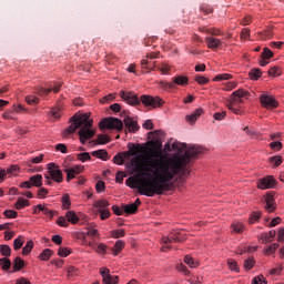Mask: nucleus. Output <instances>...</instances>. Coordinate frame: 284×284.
<instances>
[{
    "instance_id": "obj_1",
    "label": "nucleus",
    "mask_w": 284,
    "mask_h": 284,
    "mask_svg": "<svg viewBox=\"0 0 284 284\" xmlns=\"http://www.w3.org/2000/svg\"><path fill=\"white\" fill-rule=\"evenodd\" d=\"M146 148L144 155H138L132 159L131 165L134 166L135 172H144L154 176V171L150 163L156 161L164 168V182L172 183L176 174H181L183 169L190 163V159L199 156V154H205L207 148L197 145L191 146L184 151V154L173 153L169 155L163 153V143H144Z\"/></svg>"
},
{
    "instance_id": "obj_2",
    "label": "nucleus",
    "mask_w": 284,
    "mask_h": 284,
    "mask_svg": "<svg viewBox=\"0 0 284 284\" xmlns=\"http://www.w3.org/2000/svg\"><path fill=\"white\" fill-rule=\"evenodd\" d=\"M151 173H144L146 178H129L125 183L131 190H138L142 196H161L163 192H170L174 187V183L165 182V169L161 162H149Z\"/></svg>"
},
{
    "instance_id": "obj_3",
    "label": "nucleus",
    "mask_w": 284,
    "mask_h": 284,
    "mask_svg": "<svg viewBox=\"0 0 284 284\" xmlns=\"http://www.w3.org/2000/svg\"><path fill=\"white\" fill-rule=\"evenodd\" d=\"M69 123L71 124L62 132L64 139H72L78 130L80 143H88L97 135V129L92 128L94 120L90 119V113L75 114L70 118Z\"/></svg>"
},
{
    "instance_id": "obj_4",
    "label": "nucleus",
    "mask_w": 284,
    "mask_h": 284,
    "mask_svg": "<svg viewBox=\"0 0 284 284\" xmlns=\"http://www.w3.org/2000/svg\"><path fill=\"white\" fill-rule=\"evenodd\" d=\"M99 129L102 134H99L98 138L90 141V143H110L121 136L119 132H123V121L119 118H104L99 122Z\"/></svg>"
},
{
    "instance_id": "obj_5",
    "label": "nucleus",
    "mask_w": 284,
    "mask_h": 284,
    "mask_svg": "<svg viewBox=\"0 0 284 284\" xmlns=\"http://www.w3.org/2000/svg\"><path fill=\"white\" fill-rule=\"evenodd\" d=\"M120 97L123 99V101L129 103V105H141V103H143L145 108H152L153 110H156V108H163L165 104V101H163V99L160 97L141 95L139 99L136 94L125 91H121Z\"/></svg>"
},
{
    "instance_id": "obj_6",
    "label": "nucleus",
    "mask_w": 284,
    "mask_h": 284,
    "mask_svg": "<svg viewBox=\"0 0 284 284\" xmlns=\"http://www.w3.org/2000/svg\"><path fill=\"white\" fill-rule=\"evenodd\" d=\"M145 143H179V141L174 140V138H168L163 130H155L148 133Z\"/></svg>"
},
{
    "instance_id": "obj_7",
    "label": "nucleus",
    "mask_w": 284,
    "mask_h": 284,
    "mask_svg": "<svg viewBox=\"0 0 284 284\" xmlns=\"http://www.w3.org/2000/svg\"><path fill=\"white\" fill-rule=\"evenodd\" d=\"M161 241L164 245L172 243H185V241H187V234L182 233L181 231H173L169 233L168 236H163Z\"/></svg>"
},
{
    "instance_id": "obj_8",
    "label": "nucleus",
    "mask_w": 284,
    "mask_h": 284,
    "mask_svg": "<svg viewBox=\"0 0 284 284\" xmlns=\"http://www.w3.org/2000/svg\"><path fill=\"white\" fill-rule=\"evenodd\" d=\"M278 182L276 181L274 175H266L256 180L257 190H274Z\"/></svg>"
},
{
    "instance_id": "obj_9",
    "label": "nucleus",
    "mask_w": 284,
    "mask_h": 284,
    "mask_svg": "<svg viewBox=\"0 0 284 284\" xmlns=\"http://www.w3.org/2000/svg\"><path fill=\"white\" fill-rule=\"evenodd\" d=\"M63 84L61 82H51L49 84V87L45 89L43 87H38L36 88V93H38L40 97H48V94H50V92H54V94H59V92H61V87Z\"/></svg>"
},
{
    "instance_id": "obj_10",
    "label": "nucleus",
    "mask_w": 284,
    "mask_h": 284,
    "mask_svg": "<svg viewBox=\"0 0 284 284\" xmlns=\"http://www.w3.org/2000/svg\"><path fill=\"white\" fill-rule=\"evenodd\" d=\"M262 201L265 203L264 210L267 214H274V212H276V199L274 197V193L266 192Z\"/></svg>"
},
{
    "instance_id": "obj_11",
    "label": "nucleus",
    "mask_w": 284,
    "mask_h": 284,
    "mask_svg": "<svg viewBox=\"0 0 284 284\" xmlns=\"http://www.w3.org/2000/svg\"><path fill=\"white\" fill-rule=\"evenodd\" d=\"M41 212L44 216L49 217L50 221H52L54 216H59V211L50 210L45 203L33 206L32 214H41Z\"/></svg>"
},
{
    "instance_id": "obj_12",
    "label": "nucleus",
    "mask_w": 284,
    "mask_h": 284,
    "mask_svg": "<svg viewBox=\"0 0 284 284\" xmlns=\"http://www.w3.org/2000/svg\"><path fill=\"white\" fill-rule=\"evenodd\" d=\"M133 148H130V150L128 152H120L116 155H114L113 158V163H115V165H123V163H125V159H128V156H134V154H136V149L139 148V144H132Z\"/></svg>"
},
{
    "instance_id": "obj_13",
    "label": "nucleus",
    "mask_w": 284,
    "mask_h": 284,
    "mask_svg": "<svg viewBox=\"0 0 284 284\" xmlns=\"http://www.w3.org/2000/svg\"><path fill=\"white\" fill-rule=\"evenodd\" d=\"M48 172L50 174V179L54 181L55 183H63V173L61 172V169H59V165L55 163H49Z\"/></svg>"
},
{
    "instance_id": "obj_14",
    "label": "nucleus",
    "mask_w": 284,
    "mask_h": 284,
    "mask_svg": "<svg viewBox=\"0 0 284 284\" xmlns=\"http://www.w3.org/2000/svg\"><path fill=\"white\" fill-rule=\"evenodd\" d=\"M250 97V92L243 90V89H239L236 91H234L230 98V103L232 105H241V103H243V99H247Z\"/></svg>"
},
{
    "instance_id": "obj_15",
    "label": "nucleus",
    "mask_w": 284,
    "mask_h": 284,
    "mask_svg": "<svg viewBox=\"0 0 284 284\" xmlns=\"http://www.w3.org/2000/svg\"><path fill=\"white\" fill-rule=\"evenodd\" d=\"M100 275L103 284H119V275L112 276V274H110V268L108 267H101Z\"/></svg>"
},
{
    "instance_id": "obj_16",
    "label": "nucleus",
    "mask_w": 284,
    "mask_h": 284,
    "mask_svg": "<svg viewBox=\"0 0 284 284\" xmlns=\"http://www.w3.org/2000/svg\"><path fill=\"white\" fill-rule=\"evenodd\" d=\"M260 103L262 108H265L266 110H275V108H278V102H276V99L268 94H262L260 97Z\"/></svg>"
},
{
    "instance_id": "obj_17",
    "label": "nucleus",
    "mask_w": 284,
    "mask_h": 284,
    "mask_svg": "<svg viewBox=\"0 0 284 284\" xmlns=\"http://www.w3.org/2000/svg\"><path fill=\"white\" fill-rule=\"evenodd\" d=\"M63 172L67 174V182L70 183L72 179H77L79 174H83V172H85V166L79 164L73 168L64 169Z\"/></svg>"
},
{
    "instance_id": "obj_18",
    "label": "nucleus",
    "mask_w": 284,
    "mask_h": 284,
    "mask_svg": "<svg viewBox=\"0 0 284 284\" xmlns=\"http://www.w3.org/2000/svg\"><path fill=\"white\" fill-rule=\"evenodd\" d=\"M123 121H124V125L126 128V132L134 133V132H139V130H141V126H139V122L136 120H134V118H132L130 115H125Z\"/></svg>"
},
{
    "instance_id": "obj_19",
    "label": "nucleus",
    "mask_w": 284,
    "mask_h": 284,
    "mask_svg": "<svg viewBox=\"0 0 284 284\" xmlns=\"http://www.w3.org/2000/svg\"><path fill=\"white\" fill-rule=\"evenodd\" d=\"M205 43L210 50H219L223 42L220 39L207 37L205 38Z\"/></svg>"
},
{
    "instance_id": "obj_20",
    "label": "nucleus",
    "mask_w": 284,
    "mask_h": 284,
    "mask_svg": "<svg viewBox=\"0 0 284 284\" xmlns=\"http://www.w3.org/2000/svg\"><path fill=\"white\" fill-rule=\"evenodd\" d=\"M231 234H243L246 230L245 224L243 222H233L230 226Z\"/></svg>"
},
{
    "instance_id": "obj_21",
    "label": "nucleus",
    "mask_w": 284,
    "mask_h": 284,
    "mask_svg": "<svg viewBox=\"0 0 284 284\" xmlns=\"http://www.w3.org/2000/svg\"><path fill=\"white\" fill-rule=\"evenodd\" d=\"M123 250H125V241L118 240L115 241L113 247L111 248V252L114 256H119V254H121Z\"/></svg>"
},
{
    "instance_id": "obj_22",
    "label": "nucleus",
    "mask_w": 284,
    "mask_h": 284,
    "mask_svg": "<svg viewBox=\"0 0 284 284\" xmlns=\"http://www.w3.org/2000/svg\"><path fill=\"white\" fill-rule=\"evenodd\" d=\"M263 219V212L262 211H253L248 215L247 223L248 225H254V223H258Z\"/></svg>"
},
{
    "instance_id": "obj_23",
    "label": "nucleus",
    "mask_w": 284,
    "mask_h": 284,
    "mask_svg": "<svg viewBox=\"0 0 284 284\" xmlns=\"http://www.w3.org/2000/svg\"><path fill=\"white\" fill-rule=\"evenodd\" d=\"M201 114H203V109H196L193 113L185 116V121L191 125H194V123H196Z\"/></svg>"
},
{
    "instance_id": "obj_24",
    "label": "nucleus",
    "mask_w": 284,
    "mask_h": 284,
    "mask_svg": "<svg viewBox=\"0 0 284 284\" xmlns=\"http://www.w3.org/2000/svg\"><path fill=\"white\" fill-rule=\"evenodd\" d=\"M274 236H276V232L272 230L270 232L261 233L258 240L262 241V243H271Z\"/></svg>"
},
{
    "instance_id": "obj_25",
    "label": "nucleus",
    "mask_w": 284,
    "mask_h": 284,
    "mask_svg": "<svg viewBox=\"0 0 284 284\" xmlns=\"http://www.w3.org/2000/svg\"><path fill=\"white\" fill-rule=\"evenodd\" d=\"M171 81L174 83V85H181L185 87L187 83H190V79L185 75H175L171 79Z\"/></svg>"
},
{
    "instance_id": "obj_26",
    "label": "nucleus",
    "mask_w": 284,
    "mask_h": 284,
    "mask_svg": "<svg viewBox=\"0 0 284 284\" xmlns=\"http://www.w3.org/2000/svg\"><path fill=\"white\" fill-rule=\"evenodd\" d=\"M243 131L245 132L246 136H248L250 139H260L261 138V133H258V131H256V129H254V126H244Z\"/></svg>"
},
{
    "instance_id": "obj_27",
    "label": "nucleus",
    "mask_w": 284,
    "mask_h": 284,
    "mask_svg": "<svg viewBox=\"0 0 284 284\" xmlns=\"http://www.w3.org/2000/svg\"><path fill=\"white\" fill-rule=\"evenodd\" d=\"M108 244L105 243H99L95 244V247H93V252H95V254H99V256H105V254H108Z\"/></svg>"
},
{
    "instance_id": "obj_28",
    "label": "nucleus",
    "mask_w": 284,
    "mask_h": 284,
    "mask_svg": "<svg viewBox=\"0 0 284 284\" xmlns=\"http://www.w3.org/2000/svg\"><path fill=\"white\" fill-rule=\"evenodd\" d=\"M26 267V261L20 256L13 260V272H21Z\"/></svg>"
},
{
    "instance_id": "obj_29",
    "label": "nucleus",
    "mask_w": 284,
    "mask_h": 284,
    "mask_svg": "<svg viewBox=\"0 0 284 284\" xmlns=\"http://www.w3.org/2000/svg\"><path fill=\"white\" fill-rule=\"evenodd\" d=\"M31 181L32 187H41L43 185V175L36 174L29 179Z\"/></svg>"
},
{
    "instance_id": "obj_30",
    "label": "nucleus",
    "mask_w": 284,
    "mask_h": 284,
    "mask_svg": "<svg viewBox=\"0 0 284 284\" xmlns=\"http://www.w3.org/2000/svg\"><path fill=\"white\" fill-rule=\"evenodd\" d=\"M54 254V251L51 248H44L38 256L39 261H50L52 258V255Z\"/></svg>"
},
{
    "instance_id": "obj_31",
    "label": "nucleus",
    "mask_w": 284,
    "mask_h": 284,
    "mask_svg": "<svg viewBox=\"0 0 284 284\" xmlns=\"http://www.w3.org/2000/svg\"><path fill=\"white\" fill-rule=\"evenodd\" d=\"M65 219L69 223H72V225H77L79 223V215H77V212L74 211H68L65 213Z\"/></svg>"
},
{
    "instance_id": "obj_32",
    "label": "nucleus",
    "mask_w": 284,
    "mask_h": 284,
    "mask_svg": "<svg viewBox=\"0 0 284 284\" xmlns=\"http://www.w3.org/2000/svg\"><path fill=\"white\" fill-rule=\"evenodd\" d=\"M32 250H34V241L29 240L22 248L23 256H30V254H32Z\"/></svg>"
},
{
    "instance_id": "obj_33",
    "label": "nucleus",
    "mask_w": 284,
    "mask_h": 284,
    "mask_svg": "<svg viewBox=\"0 0 284 284\" xmlns=\"http://www.w3.org/2000/svg\"><path fill=\"white\" fill-rule=\"evenodd\" d=\"M61 209L62 210H70L72 207V201L70 200V194H64L61 197Z\"/></svg>"
},
{
    "instance_id": "obj_34",
    "label": "nucleus",
    "mask_w": 284,
    "mask_h": 284,
    "mask_svg": "<svg viewBox=\"0 0 284 284\" xmlns=\"http://www.w3.org/2000/svg\"><path fill=\"white\" fill-rule=\"evenodd\" d=\"M95 210H108L110 207V202L108 200H98L93 203Z\"/></svg>"
},
{
    "instance_id": "obj_35",
    "label": "nucleus",
    "mask_w": 284,
    "mask_h": 284,
    "mask_svg": "<svg viewBox=\"0 0 284 284\" xmlns=\"http://www.w3.org/2000/svg\"><path fill=\"white\" fill-rule=\"evenodd\" d=\"M19 172H21V166H19L18 164H12L6 170V174L9 176H17Z\"/></svg>"
},
{
    "instance_id": "obj_36",
    "label": "nucleus",
    "mask_w": 284,
    "mask_h": 284,
    "mask_svg": "<svg viewBox=\"0 0 284 284\" xmlns=\"http://www.w3.org/2000/svg\"><path fill=\"white\" fill-rule=\"evenodd\" d=\"M30 206V201L23 197H19L14 204L16 210H23V207Z\"/></svg>"
},
{
    "instance_id": "obj_37",
    "label": "nucleus",
    "mask_w": 284,
    "mask_h": 284,
    "mask_svg": "<svg viewBox=\"0 0 284 284\" xmlns=\"http://www.w3.org/2000/svg\"><path fill=\"white\" fill-rule=\"evenodd\" d=\"M92 156H95V159H101L102 161H108V151L106 150H97V151H93L92 153Z\"/></svg>"
},
{
    "instance_id": "obj_38",
    "label": "nucleus",
    "mask_w": 284,
    "mask_h": 284,
    "mask_svg": "<svg viewBox=\"0 0 284 284\" xmlns=\"http://www.w3.org/2000/svg\"><path fill=\"white\" fill-rule=\"evenodd\" d=\"M278 247H280L278 243H273V244L268 245L263 251L264 256H272V254H274L278 250Z\"/></svg>"
},
{
    "instance_id": "obj_39",
    "label": "nucleus",
    "mask_w": 284,
    "mask_h": 284,
    "mask_svg": "<svg viewBox=\"0 0 284 284\" xmlns=\"http://www.w3.org/2000/svg\"><path fill=\"white\" fill-rule=\"evenodd\" d=\"M0 254L4 256V258H8L12 255V248H10V245L2 244L0 245Z\"/></svg>"
},
{
    "instance_id": "obj_40",
    "label": "nucleus",
    "mask_w": 284,
    "mask_h": 284,
    "mask_svg": "<svg viewBox=\"0 0 284 284\" xmlns=\"http://www.w3.org/2000/svg\"><path fill=\"white\" fill-rule=\"evenodd\" d=\"M123 212L124 214H136L139 212V209L136 207V204H125L123 205Z\"/></svg>"
},
{
    "instance_id": "obj_41",
    "label": "nucleus",
    "mask_w": 284,
    "mask_h": 284,
    "mask_svg": "<svg viewBox=\"0 0 284 284\" xmlns=\"http://www.w3.org/2000/svg\"><path fill=\"white\" fill-rule=\"evenodd\" d=\"M0 267L3 272H8L12 267V262L8 257L0 258Z\"/></svg>"
},
{
    "instance_id": "obj_42",
    "label": "nucleus",
    "mask_w": 284,
    "mask_h": 284,
    "mask_svg": "<svg viewBox=\"0 0 284 284\" xmlns=\"http://www.w3.org/2000/svg\"><path fill=\"white\" fill-rule=\"evenodd\" d=\"M254 265H256V260H254V257H248L244 261L243 267L246 272H250V270L254 268Z\"/></svg>"
},
{
    "instance_id": "obj_43",
    "label": "nucleus",
    "mask_w": 284,
    "mask_h": 284,
    "mask_svg": "<svg viewBox=\"0 0 284 284\" xmlns=\"http://www.w3.org/2000/svg\"><path fill=\"white\" fill-rule=\"evenodd\" d=\"M71 253H72V250H70V247L60 246L58 248V256H61L62 258L70 256Z\"/></svg>"
},
{
    "instance_id": "obj_44",
    "label": "nucleus",
    "mask_w": 284,
    "mask_h": 284,
    "mask_svg": "<svg viewBox=\"0 0 284 284\" xmlns=\"http://www.w3.org/2000/svg\"><path fill=\"white\" fill-rule=\"evenodd\" d=\"M80 270L77 266H68L67 274L69 278H72L73 276H79Z\"/></svg>"
},
{
    "instance_id": "obj_45",
    "label": "nucleus",
    "mask_w": 284,
    "mask_h": 284,
    "mask_svg": "<svg viewBox=\"0 0 284 284\" xmlns=\"http://www.w3.org/2000/svg\"><path fill=\"white\" fill-rule=\"evenodd\" d=\"M98 213L100 214L101 221H108V219H110V216H112V213L110 212L109 209L98 210Z\"/></svg>"
},
{
    "instance_id": "obj_46",
    "label": "nucleus",
    "mask_w": 284,
    "mask_h": 284,
    "mask_svg": "<svg viewBox=\"0 0 284 284\" xmlns=\"http://www.w3.org/2000/svg\"><path fill=\"white\" fill-rule=\"evenodd\" d=\"M227 265L231 272H236V274L241 272V268L239 267V263L235 260H229Z\"/></svg>"
},
{
    "instance_id": "obj_47",
    "label": "nucleus",
    "mask_w": 284,
    "mask_h": 284,
    "mask_svg": "<svg viewBox=\"0 0 284 284\" xmlns=\"http://www.w3.org/2000/svg\"><path fill=\"white\" fill-rule=\"evenodd\" d=\"M111 236L112 239H123V236H125V230L123 229L112 230Z\"/></svg>"
},
{
    "instance_id": "obj_48",
    "label": "nucleus",
    "mask_w": 284,
    "mask_h": 284,
    "mask_svg": "<svg viewBox=\"0 0 284 284\" xmlns=\"http://www.w3.org/2000/svg\"><path fill=\"white\" fill-rule=\"evenodd\" d=\"M270 163H273V168H278L283 163V156L274 155L270 158Z\"/></svg>"
},
{
    "instance_id": "obj_49",
    "label": "nucleus",
    "mask_w": 284,
    "mask_h": 284,
    "mask_svg": "<svg viewBox=\"0 0 284 284\" xmlns=\"http://www.w3.org/2000/svg\"><path fill=\"white\" fill-rule=\"evenodd\" d=\"M184 263L189 265V267H196L199 265V262H194V257L191 255L184 256Z\"/></svg>"
},
{
    "instance_id": "obj_50",
    "label": "nucleus",
    "mask_w": 284,
    "mask_h": 284,
    "mask_svg": "<svg viewBox=\"0 0 284 284\" xmlns=\"http://www.w3.org/2000/svg\"><path fill=\"white\" fill-rule=\"evenodd\" d=\"M23 236L19 235L14 241H13V250H21L23 247Z\"/></svg>"
},
{
    "instance_id": "obj_51",
    "label": "nucleus",
    "mask_w": 284,
    "mask_h": 284,
    "mask_svg": "<svg viewBox=\"0 0 284 284\" xmlns=\"http://www.w3.org/2000/svg\"><path fill=\"white\" fill-rule=\"evenodd\" d=\"M77 159L78 161H81V163H85V161H92V156L88 152L79 153Z\"/></svg>"
},
{
    "instance_id": "obj_52",
    "label": "nucleus",
    "mask_w": 284,
    "mask_h": 284,
    "mask_svg": "<svg viewBox=\"0 0 284 284\" xmlns=\"http://www.w3.org/2000/svg\"><path fill=\"white\" fill-rule=\"evenodd\" d=\"M161 89L170 92V90H176V85L173 82H161Z\"/></svg>"
},
{
    "instance_id": "obj_53",
    "label": "nucleus",
    "mask_w": 284,
    "mask_h": 284,
    "mask_svg": "<svg viewBox=\"0 0 284 284\" xmlns=\"http://www.w3.org/2000/svg\"><path fill=\"white\" fill-rule=\"evenodd\" d=\"M55 223L59 225V227H69L70 225L67 217L63 215L59 216Z\"/></svg>"
},
{
    "instance_id": "obj_54",
    "label": "nucleus",
    "mask_w": 284,
    "mask_h": 284,
    "mask_svg": "<svg viewBox=\"0 0 284 284\" xmlns=\"http://www.w3.org/2000/svg\"><path fill=\"white\" fill-rule=\"evenodd\" d=\"M3 216H6V219H17L19 213L14 210H6L3 211Z\"/></svg>"
},
{
    "instance_id": "obj_55",
    "label": "nucleus",
    "mask_w": 284,
    "mask_h": 284,
    "mask_svg": "<svg viewBox=\"0 0 284 284\" xmlns=\"http://www.w3.org/2000/svg\"><path fill=\"white\" fill-rule=\"evenodd\" d=\"M26 101L29 105H39V98L37 95H28Z\"/></svg>"
},
{
    "instance_id": "obj_56",
    "label": "nucleus",
    "mask_w": 284,
    "mask_h": 284,
    "mask_svg": "<svg viewBox=\"0 0 284 284\" xmlns=\"http://www.w3.org/2000/svg\"><path fill=\"white\" fill-rule=\"evenodd\" d=\"M230 79H232V74L230 73H222V74H217L213 81H230Z\"/></svg>"
},
{
    "instance_id": "obj_57",
    "label": "nucleus",
    "mask_w": 284,
    "mask_h": 284,
    "mask_svg": "<svg viewBox=\"0 0 284 284\" xmlns=\"http://www.w3.org/2000/svg\"><path fill=\"white\" fill-rule=\"evenodd\" d=\"M176 271L184 274V276H189L190 275V270L187 268V266H185L183 263H180L176 266Z\"/></svg>"
},
{
    "instance_id": "obj_58",
    "label": "nucleus",
    "mask_w": 284,
    "mask_h": 284,
    "mask_svg": "<svg viewBox=\"0 0 284 284\" xmlns=\"http://www.w3.org/2000/svg\"><path fill=\"white\" fill-rule=\"evenodd\" d=\"M262 72H261V69H252L250 71V77L251 79H253V81H256L257 79H260Z\"/></svg>"
},
{
    "instance_id": "obj_59",
    "label": "nucleus",
    "mask_w": 284,
    "mask_h": 284,
    "mask_svg": "<svg viewBox=\"0 0 284 284\" xmlns=\"http://www.w3.org/2000/svg\"><path fill=\"white\" fill-rule=\"evenodd\" d=\"M195 81H196V83H199V85H206V83H210V79H207L203 75H196Z\"/></svg>"
},
{
    "instance_id": "obj_60",
    "label": "nucleus",
    "mask_w": 284,
    "mask_h": 284,
    "mask_svg": "<svg viewBox=\"0 0 284 284\" xmlns=\"http://www.w3.org/2000/svg\"><path fill=\"white\" fill-rule=\"evenodd\" d=\"M95 190H97L98 194H101V192H105V182L98 181L95 184Z\"/></svg>"
},
{
    "instance_id": "obj_61",
    "label": "nucleus",
    "mask_w": 284,
    "mask_h": 284,
    "mask_svg": "<svg viewBox=\"0 0 284 284\" xmlns=\"http://www.w3.org/2000/svg\"><path fill=\"white\" fill-rule=\"evenodd\" d=\"M274 57V52L270 50V48H264V51L262 52V59H272Z\"/></svg>"
},
{
    "instance_id": "obj_62",
    "label": "nucleus",
    "mask_w": 284,
    "mask_h": 284,
    "mask_svg": "<svg viewBox=\"0 0 284 284\" xmlns=\"http://www.w3.org/2000/svg\"><path fill=\"white\" fill-rule=\"evenodd\" d=\"M50 192L45 187H40L38 190V199H45Z\"/></svg>"
},
{
    "instance_id": "obj_63",
    "label": "nucleus",
    "mask_w": 284,
    "mask_h": 284,
    "mask_svg": "<svg viewBox=\"0 0 284 284\" xmlns=\"http://www.w3.org/2000/svg\"><path fill=\"white\" fill-rule=\"evenodd\" d=\"M85 234L87 236H101V234L99 233V230L92 229V227L87 229Z\"/></svg>"
},
{
    "instance_id": "obj_64",
    "label": "nucleus",
    "mask_w": 284,
    "mask_h": 284,
    "mask_svg": "<svg viewBox=\"0 0 284 284\" xmlns=\"http://www.w3.org/2000/svg\"><path fill=\"white\" fill-rule=\"evenodd\" d=\"M277 241L278 243H284V227L277 231Z\"/></svg>"
}]
</instances>
